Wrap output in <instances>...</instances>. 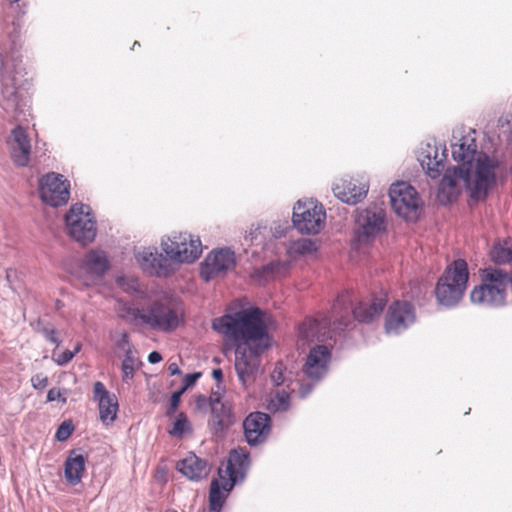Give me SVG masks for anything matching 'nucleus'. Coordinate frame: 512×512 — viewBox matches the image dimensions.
I'll list each match as a JSON object with an SVG mask.
<instances>
[{
  "label": "nucleus",
  "instance_id": "a19ab883",
  "mask_svg": "<svg viewBox=\"0 0 512 512\" xmlns=\"http://www.w3.org/2000/svg\"><path fill=\"white\" fill-rule=\"evenodd\" d=\"M184 392L180 389L179 391H176L174 392L172 395H171V398H170V408H169V411H168V415L172 414L175 412V410L177 409L179 403H180V398H181V395L183 394Z\"/></svg>",
  "mask_w": 512,
  "mask_h": 512
},
{
  "label": "nucleus",
  "instance_id": "5701e85b",
  "mask_svg": "<svg viewBox=\"0 0 512 512\" xmlns=\"http://www.w3.org/2000/svg\"><path fill=\"white\" fill-rule=\"evenodd\" d=\"M270 418L266 413L254 412L243 422L244 433L248 443L257 444L265 439L270 431Z\"/></svg>",
  "mask_w": 512,
  "mask_h": 512
},
{
  "label": "nucleus",
  "instance_id": "f03ea898",
  "mask_svg": "<svg viewBox=\"0 0 512 512\" xmlns=\"http://www.w3.org/2000/svg\"><path fill=\"white\" fill-rule=\"evenodd\" d=\"M350 296L340 294L335 300L329 315L317 313L306 318L298 328L299 337L308 342H322L332 337V333L350 324Z\"/></svg>",
  "mask_w": 512,
  "mask_h": 512
},
{
  "label": "nucleus",
  "instance_id": "4468645a",
  "mask_svg": "<svg viewBox=\"0 0 512 512\" xmlns=\"http://www.w3.org/2000/svg\"><path fill=\"white\" fill-rule=\"evenodd\" d=\"M414 306L408 301L396 300L387 309L384 329L388 334H399L415 322Z\"/></svg>",
  "mask_w": 512,
  "mask_h": 512
},
{
  "label": "nucleus",
  "instance_id": "39448f33",
  "mask_svg": "<svg viewBox=\"0 0 512 512\" xmlns=\"http://www.w3.org/2000/svg\"><path fill=\"white\" fill-rule=\"evenodd\" d=\"M480 280L470 293L471 301L491 307L504 305L507 290L512 287L511 275L502 269L488 267L480 270Z\"/></svg>",
  "mask_w": 512,
  "mask_h": 512
},
{
  "label": "nucleus",
  "instance_id": "37998d69",
  "mask_svg": "<svg viewBox=\"0 0 512 512\" xmlns=\"http://www.w3.org/2000/svg\"><path fill=\"white\" fill-rule=\"evenodd\" d=\"M196 407L200 410L205 409L206 407H210V396L207 397L205 395H198L195 398Z\"/></svg>",
  "mask_w": 512,
  "mask_h": 512
},
{
  "label": "nucleus",
  "instance_id": "1a4fd4ad",
  "mask_svg": "<svg viewBox=\"0 0 512 512\" xmlns=\"http://www.w3.org/2000/svg\"><path fill=\"white\" fill-rule=\"evenodd\" d=\"M389 197L395 213L407 221H415L418 218L422 206L421 199L410 184L397 182L391 185Z\"/></svg>",
  "mask_w": 512,
  "mask_h": 512
},
{
  "label": "nucleus",
  "instance_id": "f8f14e48",
  "mask_svg": "<svg viewBox=\"0 0 512 512\" xmlns=\"http://www.w3.org/2000/svg\"><path fill=\"white\" fill-rule=\"evenodd\" d=\"M476 161L475 180L471 187V197L477 200L486 197L487 191L493 186L499 161L485 153H478Z\"/></svg>",
  "mask_w": 512,
  "mask_h": 512
},
{
  "label": "nucleus",
  "instance_id": "4be33fe9",
  "mask_svg": "<svg viewBox=\"0 0 512 512\" xmlns=\"http://www.w3.org/2000/svg\"><path fill=\"white\" fill-rule=\"evenodd\" d=\"M368 186L352 178L338 179L333 185L334 195L344 203L355 205L367 194Z\"/></svg>",
  "mask_w": 512,
  "mask_h": 512
},
{
  "label": "nucleus",
  "instance_id": "b1692460",
  "mask_svg": "<svg viewBox=\"0 0 512 512\" xmlns=\"http://www.w3.org/2000/svg\"><path fill=\"white\" fill-rule=\"evenodd\" d=\"M176 470L191 481H200L208 476L210 466L206 460L194 453H189L185 458L177 461Z\"/></svg>",
  "mask_w": 512,
  "mask_h": 512
},
{
  "label": "nucleus",
  "instance_id": "a18cd8bd",
  "mask_svg": "<svg viewBox=\"0 0 512 512\" xmlns=\"http://www.w3.org/2000/svg\"><path fill=\"white\" fill-rule=\"evenodd\" d=\"M118 346L122 349H130L129 347V337H128V334L127 333H123L122 334V338L118 344Z\"/></svg>",
  "mask_w": 512,
  "mask_h": 512
},
{
  "label": "nucleus",
  "instance_id": "6e6552de",
  "mask_svg": "<svg viewBox=\"0 0 512 512\" xmlns=\"http://www.w3.org/2000/svg\"><path fill=\"white\" fill-rule=\"evenodd\" d=\"M69 235L77 242L87 244L92 242L97 233L96 220L89 206L74 204L65 216Z\"/></svg>",
  "mask_w": 512,
  "mask_h": 512
},
{
  "label": "nucleus",
  "instance_id": "423d86ee",
  "mask_svg": "<svg viewBox=\"0 0 512 512\" xmlns=\"http://www.w3.org/2000/svg\"><path fill=\"white\" fill-rule=\"evenodd\" d=\"M469 278L465 260L457 259L446 267L435 287L438 302L445 306L457 304L464 295Z\"/></svg>",
  "mask_w": 512,
  "mask_h": 512
},
{
  "label": "nucleus",
  "instance_id": "c85d7f7f",
  "mask_svg": "<svg viewBox=\"0 0 512 512\" xmlns=\"http://www.w3.org/2000/svg\"><path fill=\"white\" fill-rule=\"evenodd\" d=\"M84 266L87 271L102 276L109 269V261L105 252L91 250L85 255Z\"/></svg>",
  "mask_w": 512,
  "mask_h": 512
},
{
  "label": "nucleus",
  "instance_id": "0eeeda50",
  "mask_svg": "<svg viewBox=\"0 0 512 512\" xmlns=\"http://www.w3.org/2000/svg\"><path fill=\"white\" fill-rule=\"evenodd\" d=\"M325 219V210L316 200H299L293 208V225L302 234L319 233L325 226Z\"/></svg>",
  "mask_w": 512,
  "mask_h": 512
},
{
  "label": "nucleus",
  "instance_id": "09e8293b",
  "mask_svg": "<svg viewBox=\"0 0 512 512\" xmlns=\"http://www.w3.org/2000/svg\"><path fill=\"white\" fill-rule=\"evenodd\" d=\"M279 265L280 263H270L265 267V269L271 273H274L275 267H278Z\"/></svg>",
  "mask_w": 512,
  "mask_h": 512
},
{
  "label": "nucleus",
  "instance_id": "20e7f679",
  "mask_svg": "<svg viewBox=\"0 0 512 512\" xmlns=\"http://www.w3.org/2000/svg\"><path fill=\"white\" fill-rule=\"evenodd\" d=\"M129 313L134 320L164 332L175 330L184 317L181 303L171 298L156 300L147 309L135 308Z\"/></svg>",
  "mask_w": 512,
  "mask_h": 512
},
{
  "label": "nucleus",
  "instance_id": "9b49d317",
  "mask_svg": "<svg viewBox=\"0 0 512 512\" xmlns=\"http://www.w3.org/2000/svg\"><path fill=\"white\" fill-rule=\"evenodd\" d=\"M385 212L367 208L359 211L355 219V235L360 243H367L385 231Z\"/></svg>",
  "mask_w": 512,
  "mask_h": 512
},
{
  "label": "nucleus",
  "instance_id": "3c124183",
  "mask_svg": "<svg viewBox=\"0 0 512 512\" xmlns=\"http://www.w3.org/2000/svg\"><path fill=\"white\" fill-rule=\"evenodd\" d=\"M167 512H176V511H174V510H168Z\"/></svg>",
  "mask_w": 512,
  "mask_h": 512
},
{
  "label": "nucleus",
  "instance_id": "bb28decb",
  "mask_svg": "<svg viewBox=\"0 0 512 512\" xmlns=\"http://www.w3.org/2000/svg\"><path fill=\"white\" fill-rule=\"evenodd\" d=\"M477 145L474 139L468 140L463 138L459 144L452 146V156L455 161L461 163L458 168H469L471 173L472 162L477 157Z\"/></svg>",
  "mask_w": 512,
  "mask_h": 512
},
{
  "label": "nucleus",
  "instance_id": "4c0bfd02",
  "mask_svg": "<svg viewBox=\"0 0 512 512\" xmlns=\"http://www.w3.org/2000/svg\"><path fill=\"white\" fill-rule=\"evenodd\" d=\"M75 356V352H71L70 350H65L62 353L58 354L56 358H54V361L60 365H66L69 363L73 357Z\"/></svg>",
  "mask_w": 512,
  "mask_h": 512
},
{
  "label": "nucleus",
  "instance_id": "f257e3e1",
  "mask_svg": "<svg viewBox=\"0 0 512 512\" xmlns=\"http://www.w3.org/2000/svg\"><path fill=\"white\" fill-rule=\"evenodd\" d=\"M212 328L225 345L235 349L234 365L240 382L252 384L260 368V355L271 345L266 314L258 307H249L215 318Z\"/></svg>",
  "mask_w": 512,
  "mask_h": 512
},
{
  "label": "nucleus",
  "instance_id": "72a5a7b5",
  "mask_svg": "<svg viewBox=\"0 0 512 512\" xmlns=\"http://www.w3.org/2000/svg\"><path fill=\"white\" fill-rule=\"evenodd\" d=\"M137 365V359L131 349H126V355L122 362V379L123 381H129L133 378L134 372Z\"/></svg>",
  "mask_w": 512,
  "mask_h": 512
},
{
  "label": "nucleus",
  "instance_id": "49530a36",
  "mask_svg": "<svg viewBox=\"0 0 512 512\" xmlns=\"http://www.w3.org/2000/svg\"><path fill=\"white\" fill-rule=\"evenodd\" d=\"M168 372L170 373V375L180 374V369H179L177 363H170L168 365Z\"/></svg>",
  "mask_w": 512,
  "mask_h": 512
},
{
  "label": "nucleus",
  "instance_id": "8fccbe9b",
  "mask_svg": "<svg viewBox=\"0 0 512 512\" xmlns=\"http://www.w3.org/2000/svg\"><path fill=\"white\" fill-rule=\"evenodd\" d=\"M81 343H77V345L75 346L74 350L72 352H75V355L81 350Z\"/></svg>",
  "mask_w": 512,
  "mask_h": 512
},
{
  "label": "nucleus",
  "instance_id": "393cba45",
  "mask_svg": "<svg viewBox=\"0 0 512 512\" xmlns=\"http://www.w3.org/2000/svg\"><path fill=\"white\" fill-rule=\"evenodd\" d=\"M12 158L16 165L26 166L30 159L31 144L26 130L18 125L11 131Z\"/></svg>",
  "mask_w": 512,
  "mask_h": 512
},
{
  "label": "nucleus",
  "instance_id": "473e14b6",
  "mask_svg": "<svg viewBox=\"0 0 512 512\" xmlns=\"http://www.w3.org/2000/svg\"><path fill=\"white\" fill-rule=\"evenodd\" d=\"M290 405V395L285 390L278 391L271 398L268 408L273 411H286Z\"/></svg>",
  "mask_w": 512,
  "mask_h": 512
},
{
  "label": "nucleus",
  "instance_id": "c03bdc74",
  "mask_svg": "<svg viewBox=\"0 0 512 512\" xmlns=\"http://www.w3.org/2000/svg\"><path fill=\"white\" fill-rule=\"evenodd\" d=\"M162 360V356L160 353L153 351L148 356V361L152 364L158 363Z\"/></svg>",
  "mask_w": 512,
  "mask_h": 512
},
{
  "label": "nucleus",
  "instance_id": "a211bd4d",
  "mask_svg": "<svg viewBox=\"0 0 512 512\" xmlns=\"http://www.w3.org/2000/svg\"><path fill=\"white\" fill-rule=\"evenodd\" d=\"M342 294H348L350 296V320L352 316L359 322H370L375 317H378L387 302L385 294L371 295L370 297L361 300L355 308L352 309V295L349 292H343Z\"/></svg>",
  "mask_w": 512,
  "mask_h": 512
},
{
  "label": "nucleus",
  "instance_id": "c756f323",
  "mask_svg": "<svg viewBox=\"0 0 512 512\" xmlns=\"http://www.w3.org/2000/svg\"><path fill=\"white\" fill-rule=\"evenodd\" d=\"M490 257L497 264L512 262V239L496 242L490 251Z\"/></svg>",
  "mask_w": 512,
  "mask_h": 512
},
{
  "label": "nucleus",
  "instance_id": "2f4dec72",
  "mask_svg": "<svg viewBox=\"0 0 512 512\" xmlns=\"http://www.w3.org/2000/svg\"><path fill=\"white\" fill-rule=\"evenodd\" d=\"M188 432H191L190 422L184 413H179L168 433L173 437L181 438Z\"/></svg>",
  "mask_w": 512,
  "mask_h": 512
},
{
  "label": "nucleus",
  "instance_id": "a878e982",
  "mask_svg": "<svg viewBox=\"0 0 512 512\" xmlns=\"http://www.w3.org/2000/svg\"><path fill=\"white\" fill-rule=\"evenodd\" d=\"M86 458L75 450L70 451L65 464L64 476L68 484L77 485L81 482L85 472Z\"/></svg>",
  "mask_w": 512,
  "mask_h": 512
},
{
  "label": "nucleus",
  "instance_id": "7c9ffc66",
  "mask_svg": "<svg viewBox=\"0 0 512 512\" xmlns=\"http://www.w3.org/2000/svg\"><path fill=\"white\" fill-rule=\"evenodd\" d=\"M316 251V242L307 238H302L292 242L288 248L290 255H312Z\"/></svg>",
  "mask_w": 512,
  "mask_h": 512
},
{
  "label": "nucleus",
  "instance_id": "dca6fc26",
  "mask_svg": "<svg viewBox=\"0 0 512 512\" xmlns=\"http://www.w3.org/2000/svg\"><path fill=\"white\" fill-rule=\"evenodd\" d=\"M331 349L326 345H315L309 350L303 365V373L312 381H319L328 372Z\"/></svg>",
  "mask_w": 512,
  "mask_h": 512
},
{
  "label": "nucleus",
  "instance_id": "ddd939ff",
  "mask_svg": "<svg viewBox=\"0 0 512 512\" xmlns=\"http://www.w3.org/2000/svg\"><path fill=\"white\" fill-rule=\"evenodd\" d=\"M69 189V181L60 174L48 173L39 181L40 198L52 207L63 206L68 202Z\"/></svg>",
  "mask_w": 512,
  "mask_h": 512
},
{
  "label": "nucleus",
  "instance_id": "cd10ccee",
  "mask_svg": "<svg viewBox=\"0 0 512 512\" xmlns=\"http://www.w3.org/2000/svg\"><path fill=\"white\" fill-rule=\"evenodd\" d=\"M445 158V150L439 152L436 147L428 146L421 160V165L424 169H426L427 174L431 178L435 179L438 178L442 171L445 169Z\"/></svg>",
  "mask_w": 512,
  "mask_h": 512
},
{
  "label": "nucleus",
  "instance_id": "6ab92c4d",
  "mask_svg": "<svg viewBox=\"0 0 512 512\" xmlns=\"http://www.w3.org/2000/svg\"><path fill=\"white\" fill-rule=\"evenodd\" d=\"M210 410L209 426L215 434L223 432L233 424L231 405L223 401L222 396L217 392L210 395Z\"/></svg>",
  "mask_w": 512,
  "mask_h": 512
},
{
  "label": "nucleus",
  "instance_id": "de8ad7c7",
  "mask_svg": "<svg viewBox=\"0 0 512 512\" xmlns=\"http://www.w3.org/2000/svg\"><path fill=\"white\" fill-rule=\"evenodd\" d=\"M212 376L215 380H217L218 382H220L223 378V373H222V370L221 369H214L213 372H212Z\"/></svg>",
  "mask_w": 512,
  "mask_h": 512
},
{
  "label": "nucleus",
  "instance_id": "f704fd0d",
  "mask_svg": "<svg viewBox=\"0 0 512 512\" xmlns=\"http://www.w3.org/2000/svg\"><path fill=\"white\" fill-rule=\"evenodd\" d=\"M74 425L72 421L66 420L60 424L55 433V438L58 441H66L73 433Z\"/></svg>",
  "mask_w": 512,
  "mask_h": 512
},
{
  "label": "nucleus",
  "instance_id": "7ed1b4c3",
  "mask_svg": "<svg viewBox=\"0 0 512 512\" xmlns=\"http://www.w3.org/2000/svg\"><path fill=\"white\" fill-rule=\"evenodd\" d=\"M249 453L244 448L234 449L229 453L225 467L218 469V478L213 479L209 491V507L219 512L228 493L234 485L242 481L249 467Z\"/></svg>",
  "mask_w": 512,
  "mask_h": 512
},
{
  "label": "nucleus",
  "instance_id": "9d476101",
  "mask_svg": "<svg viewBox=\"0 0 512 512\" xmlns=\"http://www.w3.org/2000/svg\"><path fill=\"white\" fill-rule=\"evenodd\" d=\"M163 251L167 258L172 262L192 263L197 260L202 253V244L199 238H194L190 234H179L162 243Z\"/></svg>",
  "mask_w": 512,
  "mask_h": 512
},
{
  "label": "nucleus",
  "instance_id": "ea45409f",
  "mask_svg": "<svg viewBox=\"0 0 512 512\" xmlns=\"http://www.w3.org/2000/svg\"><path fill=\"white\" fill-rule=\"evenodd\" d=\"M47 400L49 402L60 400L63 404L67 402L66 397H64L59 389L51 388L47 393Z\"/></svg>",
  "mask_w": 512,
  "mask_h": 512
},
{
  "label": "nucleus",
  "instance_id": "79ce46f5",
  "mask_svg": "<svg viewBox=\"0 0 512 512\" xmlns=\"http://www.w3.org/2000/svg\"><path fill=\"white\" fill-rule=\"evenodd\" d=\"M43 335L45 336V338L55 344L56 346H59L60 344V341L57 337V332L55 329L53 328H44L43 331H42Z\"/></svg>",
  "mask_w": 512,
  "mask_h": 512
},
{
  "label": "nucleus",
  "instance_id": "2eb2a0df",
  "mask_svg": "<svg viewBox=\"0 0 512 512\" xmlns=\"http://www.w3.org/2000/svg\"><path fill=\"white\" fill-rule=\"evenodd\" d=\"M236 265L235 253L228 248L210 252L201 264L200 275L205 281L224 276Z\"/></svg>",
  "mask_w": 512,
  "mask_h": 512
},
{
  "label": "nucleus",
  "instance_id": "412c9836",
  "mask_svg": "<svg viewBox=\"0 0 512 512\" xmlns=\"http://www.w3.org/2000/svg\"><path fill=\"white\" fill-rule=\"evenodd\" d=\"M93 399L98 403L101 422L105 425L112 424L119 407L117 397L111 394L102 382L96 381L93 385Z\"/></svg>",
  "mask_w": 512,
  "mask_h": 512
},
{
  "label": "nucleus",
  "instance_id": "c9c22d12",
  "mask_svg": "<svg viewBox=\"0 0 512 512\" xmlns=\"http://www.w3.org/2000/svg\"><path fill=\"white\" fill-rule=\"evenodd\" d=\"M284 370L285 367L281 362L276 363L271 373V380L274 382L275 385L279 386L284 382Z\"/></svg>",
  "mask_w": 512,
  "mask_h": 512
},
{
  "label": "nucleus",
  "instance_id": "58836bf2",
  "mask_svg": "<svg viewBox=\"0 0 512 512\" xmlns=\"http://www.w3.org/2000/svg\"><path fill=\"white\" fill-rule=\"evenodd\" d=\"M199 377L200 373H192L185 375V377L183 378V386L181 390L185 392L188 388L192 387Z\"/></svg>",
  "mask_w": 512,
  "mask_h": 512
},
{
  "label": "nucleus",
  "instance_id": "f3484780",
  "mask_svg": "<svg viewBox=\"0 0 512 512\" xmlns=\"http://www.w3.org/2000/svg\"><path fill=\"white\" fill-rule=\"evenodd\" d=\"M135 257L142 270L150 275L166 277L174 272L173 263L156 249L143 248Z\"/></svg>",
  "mask_w": 512,
  "mask_h": 512
},
{
  "label": "nucleus",
  "instance_id": "aec40b11",
  "mask_svg": "<svg viewBox=\"0 0 512 512\" xmlns=\"http://www.w3.org/2000/svg\"><path fill=\"white\" fill-rule=\"evenodd\" d=\"M469 178V168H448L439 185L437 195L439 201L443 204L454 201L459 195L457 181L463 180L465 183H468Z\"/></svg>",
  "mask_w": 512,
  "mask_h": 512
},
{
  "label": "nucleus",
  "instance_id": "e433bc0d",
  "mask_svg": "<svg viewBox=\"0 0 512 512\" xmlns=\"http://www.w3.org/2000/svg\"><path fill=\"white\" fill-rule=\"evenodd\" d=\"M31 384L33 388L42 390L48 385V377L42 373L36 374L31 378Z\"/></svg>",
  "mask_w": 512,
  "mask_h": 512
}]
</instances>
